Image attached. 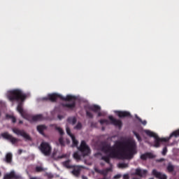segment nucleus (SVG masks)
Masks as SVG:
<instances>
[{
	"label": "nucleus",
	"instance_id": "nucleus-25",
	"mask_svg": "<svg viewBox=\"0 0 179 179\" xmlns=\"http://www.w3.org/2000/svg\"><path fill=\"white\" fill-rule=\"evenodd\" d=\"M117 166H118L119 169H128V167H129L128 164L124 163V162L119 163Z\"/></svg>",
	"mask_w": 179,
	"mask_h": 179
},
{
	"label": "nucleus",
	"instance_id": "nucleus-17",
	"mask_svg": "<svg viewBox=\"0 0 179 179\" xmlns=\"http://www.w3.org/2000/svg\"><path fill=\"white\" fill-rule=\"evenodd\" d=\"M110 171H113V168H107L106 169L103 170H101L99 171V174H101V176H103V177L105 178H106L107 176L108 175V173H110Z\"/></svg>",
	"mask_w": 179,
	"mask_h": 179
},
{
	"label": "nucleus",
	"instance_id": "nucleus-30",
	"mask_svg": "<svg viewBox=\"0 0 179 179\" xmlns=\"http://www.w3.org/2000/svg\"><path fill=\"white\" fill-rule=\"evenodd\" d=\"M136 120H138V121H139V122H141V124H143V125H146L148 124V122L146 120H142V119H141V117H138V115H136Z\"/></svg>",
	"mask_w": 179,
	"mask_h": 179
},
{
	"label": "nucleus",
	"instance_id": "nucleus-18",
	"mask_svg": "<svg viewBox=\"0 0 179 179\" xmlns=\"http://www.w3.org/2000/svg\"><path fill=\"white\" fill-rule=\"evenodd\" d=\"M43 119L44 117H43V115H36L31 116V121H33L34 122L36 121H43Z\"/></svg>",
	"mask_w": 179,
	"mask_h": 179
},
{
	"label": "nucleus",
	"instance_id": "nucleus-13",
	"mask_svg": "<svg viewBox=\"0 0 179 179\" xmlns=\"http://www.w3.org/2000/svg\"><path fill=\"white\" fill-rule=\"evenodd\" d=\"M116 114L119 118H125V117H131V113L128 111H116Z\"/></svg>",
	"mask_w": 179,
	"mask_h": 179
},
{
	"label": "nucleus",
	"instance_id": "nucleus-47",
	"mask_svg": "<svg viewBox=\"0 0 179 179\" xmlns=\"http://www.w3.org/2000/svg\"><path fill=\"white\" fill-rule=\"evenodd\" d=\"M22 152H23V150H18V154H19V155H22Z\"/></svg>",
	"mask_w": 179,
	"mask_h": 179
},
{
	"label": "nucleus",
	"instance_id": "nucleus-35",
	"mask_svg": "<svg viewBox=\"0 0 179 179\" xmlns=\"http://www.w3.org/2000/svg\"><path fill=\"white\" fill-rule=\"evenodd\" d=\"M36 171L37 173H41V171H44V169H43V167H41V166H36Z\"/></svg>",
	"mask_w": 179,
	"mask_h": 179
},
{
	"label": "nucleus",
	"instance_id": "nucleus-5",
	"mask_svg": "<svg viewBox=\"0 0 179 179\" xmlns=\"http://www.w3.org/2000/svg\"><path fill=\"white\" fill-rule=\"evenodd\" d=\"M39 150H41V153H43L44 156H50L52 148L50 143L43 141L39 146Z\"/></svg>",
	"mask_w": 179,
	"mask_h": 179
},
{
	"label": "nucleus",
	"instance_id": "nucleus-46",
	"mask_svg": "<svg viewBox=\"0 0 179 179\" xmlns=\"http://www.w3.org/2000/svg\"><path fill=\"white\" fill-rule=\"evenodd\" d=\"M57 117H58L59 120H62V118H64V117L61 115H59Z\"/></svg>",
	"mask_w": 179,
	"mask_h": 179
},
{
	"label": "nucleus",
	"instance_id": "nucleus-2",
	"mask_svg": "<svg viewBox=\"0 0 179 179\" xmlns=\"http://www.w3.org/2000/svg\"><path fill=\"white\" fill-rule=\"evenodd\" d=\"M145 134L150 136V138H154V148H159L160 146V143H163V142H169L174 136L175 138H178L179 136V129L172 132L169 137L166 138H160L157 134H155L153 131L150 130H145Z\"/></svg>",
	"mask_w": 179,
	"mask_h": 179
},
{
	"label": "nucleus",
	"instance_id": "nucleus-21",
	"mask_svg": "<svg viewBox=\"0 0 179 179\" xmlns=\"http://www.w3.org/2000/svg\"><path fill=\"white\" fill-rule=\"evenodd\" d=\"M90 110H91V111H94V113H99V111L101 110V108L97 105H94L90 108Z\"/></svg>",
	"mask_w": 179,
	"mask_h": 179
},
{
	"label": "nucleus",
	"instance_id": "nucleus-14",
	"mask_svg": "<svg viewBox=\"0 0 179 179\" xmlns=\"http://www.w3.org/2000/svg\"><path fill=\"white\" fill-rule=\"evenodd\" d=\"M155 155L152 154V152H145L144 154H142L140 157V159L143 161L148 160V159H154Z\"/></svg>",
	"mask_w": 179,
	"mask_h": 179
},
{
	"label": "nucleus",
	"instance_id": "nucleus-45",
	"mask_svg": "<svg viewBox=\"0 0 179 179\" xmlns=\"http://www.w3.org/2000/svg\"><path fill=\"white\" fill-rule=\"evenodd\" d=\"M114 178L115 179L121 178V175H116L115 176Z\"/></svg>",
	"mask_w": 179,
	"mask_h": 179
},
{
	"label": "nucleus",
	"instance_id": "nucleus-36",
	"mask_svg": "<svg viewBox=\"0 0 179 179\" xmlns=\"http://www.w3.org/2000/svg\"><path fill=\"white\" fill-rule=\"evenodd\" d=\"M86 115L89 118H93V113L90 112V111H88V110L86 111Z\"/></svg>",
	"mask_w": 179,
	"mask_h": 179
},
{
	"label": "nucleus",
	"instance_id": "nucleus-1",
	"mask_svg": "<svg viewBox=\"0 0 179 179\" xmlns=\"http://www.w3.org/2000/svg\"><path fill=\"white\" fill-rule=\"evenodd\" d=\"M136 141L134 139H128L126 141H116L114 146L105 144L101 147V152L108 155L101 157L107 164L112 166L110 159H134V155L138 153L136 150Z\"/></svg>",
	"mask_w": 179,
	"mask_h": 179
},
{
	"label": "nucleus",
	"instance_id": "nucleus-33",
	"mask_svg": "<svg viewBox=\"0 0 179 179\" xmlns=\"http://www.w3.org/2000/svg\"><path fill=\"white\" fill-rule=\"evenodd\" d=\"M66 131L67 135H69L70 138H72V136H73V134H72V133L71 132V129H69V127H67L66 128Z\"/></svg>",
	"mask_w": 179,
	"mask_h": 179
},
{
	"label": "nucleus",
	"instance_id": "nucleus-16",
	"mask_svg": "<svg viewBox=\"0 0 179 179\" xmlns=\"http://www.w3.org/2000/svg\"><path fill=\"white\" fill-rule=\"evenodd\" d=\"M17 110L18 111V113H20V115L23 118H26V115L24 114V110H23V103H22V102H20L18 103L17 107Z\"/></svg>",
	"mask_w": 179,
	"mask_h": 179
},
{
	"label": "nucleus",
	"instance_id": "nucleus-31",
	"mask_svg": "<svg viewBox=\"0 0 179 179\" xmlns=\"http://www.w3.org/2000/svg\"><path fill=\"white\" fill-rule=\"evenodd\" d=\"M133 134L134 136H136V139H138V142H141V141H142V138H141L139 134H138L136 131H133Z\"/></svg>",
	"mask_w": 179,
	"mask_h": 179
},
{
	"label": "nucleus",
	"instance_id": "nucleus-3",
	"mask_svg": "<svg viewBox=\"0 0 179 179\" xmlns=\"http://www.w3.org/2000/svg\"><path fill=\"white\" fill-rule=\"evenodd\" d=\"M10 101H24L27 99V94L23 93L22 90H13L8 95Z\"/></svg>",
	"mask_w": 179,
	"mask_h": 179
},
{
	"label": "nucleus",
	"instance_id": "nucleus-32",
	"mask_svg": "<svg viewBox=\"0 0 179 179\" xmlns=\"http://www.w3.org/2000/svg\"><path fill=\"white\" fill-rule=\"evenodd\" d=\"M56 131H58L59 134L62 136L64 135V130L61 127H55Z\"/></svg>",
	"mask_w": 179,
	"mask_h": 179
},
{
	"label": "nucleus",
	"instance_id": "nucleus-24",
	"mask_svg": "<svg viewBox=\"0 0 179 179\" xmlns=\"http://www.w3.org/2000/svg\"><path fill=\"white\" fill-rule=\"evenodd\" d=\"M6 163H11L12 162V154L8 152L6 155Z\"/></svg>",
	"mask_w": 179,
	"mask_h": 179
},
{
	"label": "nucleus",
	"instance_id": "nucleus-38",
	"mask_svg": "<svg viewBox=\"0 0 179 179\" xmlns=\"http://www.w3.org/2000/svg\"><path fill=\"white\" fill-rule=\"evenodd\" d=\"M59 143L62 145L64 146V138L62 137H60L59 138Z\"/></svg>",
	"mask_w": 179,
	"mask_h": 179
},
{
	"label": "nucleus",
	"instance_id": "nucleus-34",
	"mask_svg": "<svg viewBox=\"0 0 179 179\" xmlns=\"http://www.w3.org/2000/svg\"><path fill=\"white\" fill-rule=\"evenodd\" d=\"M73 157H74V159H76V160H78V161L80 160V159H81L80 155L78 152H75L73 154Z\"/></svg>",
	"mask_w": 179,
	"mask_h": 179
},
{
	"label": "nucleus",
	"instance_id": "nucleus-52",
	"mask_svg": "<svg viewBox=\"0 0 179 179\" xmlns=\"http://www.w3.org/2000/svg\"><path fill=\"white\" fill-rule=\"evenodd\" d=\"M101 165H102V166H104V164H101Z\"/></svg>",
	"mask_w": 179,
	"mask_h": 179
},
{
	"label": "nucleus",
	"instance_id": "nucleus-41",
	"mask_svg": "<svg viewBox=\"0 0 179 179\" xmlns=\"http://www.w3.org/2000/svg\"><path fill=\"white\" fill-rule=\"evenodd\" d=\"M11 121L13 124H15V122H16V117H15V116H13V117H11Z\"/></svg>",
	"mask_w": 179,
	"mask_h": 179
},
{
	"label": "nucleus",
	"instance_id": "nucleus-29",
	"mask_svg": "<svg viewBox=\"0 0 179 179\" xmlns=\"http://www.w3.org/2000/svg\"><path fill=\"white\" fill-rule=\"evenodd\" d=\"M82 123L80 122H78L77 124L74 127V129H77L78 131L82 129Z\"/></svg>",
	"mask_w": 179,
	"mask_h": 179
},
{
	"label": "nucleus",
	"instance_id": "nucleus-23",
	"mask_svg": "<svg viewBox=\"0 0 179 179\" xmlns=\"http://www.w3.org/2000/svg\"><path fill=\"white\" fill-rule=\"evenodd\" d=\"M76 117H68L67 119V122L69 123V124H71L72 125H75V124H76Z\"/></svg>",
	"mask_w": 179,
	"mask_h": 179
},
{
	"label": "nucleus",
	"instance_id": "nucleus-4",
	"mask_svg": "<svg viewBox=\"0 0 179 179\" xmlns=\"http://www.w3.org/2000/svg\"><path fill=\"white\" fill-rule=\"evenodd\" d=\"M58 99H60L64 101H71V100H75V99H76V96L72 95H67L66 97H64L59 94L53 93L48 94V97L43 98V100H50V101H52L54 103L57 101Z\"/></svg>",
	"mask_w": 179,
	"mask_h": 179
},
{
	"label": "nucleus",
	"instance_id": "nucleus-6",
	"mask_svg": "<svg viewBox=\"0 0 179 179\" xmlns=\"http://www.w3.org/2000/svg\"><path fill=\"white\" fill-rule=\"evenodd\" d=\"M78 150L80 152L83 157H85V156H89V155H90V148H89L87 144H86L85 141H81Z\"/></svg>",
	"mask_w": 179,
	"mask_h": 179
},
{
	"label": "nucleus",
	"instance_id": "nucleus-20",
	"mask_svg": "<svg viewBox=\"0 0 179 179\" xmlns=\"http://www.w3.org/2000/svg\"><path fill=\"white\" fill-rule=\"evenodd\" d=\"M63 166L66 169H73L75 165H71V159H68L63 162Z\"/></svg>",
	"mask_w": 179,
	"mask_h": 179
},
{
	"label": "nucleus",
	"instance_id": "nucleus-9",
	"mask_svg": "<svg viewBox=\"0 0 179 179\" xmlns=\"http://www.w3.org/2000/svg\"><path fill=\"white\" fill-rule=\"evenodd\" d=\"M1 136L4 139H6L7 141H10V142H11V143H13V145H15V143H17V142L19 141V139L13 137V136L9 134V133H8V132L1 134Z\"/></svg>",
	"mask_w": 179,
	"mask_h": 179
},
{
	"label": "nucleus",
	"instance_id": "nucleus-8",
	"mask_svg": "<svg viewBox=\"0 0 179 179\" xmlns=\"http://www.w3.org/2000/svg\"><path fill=\"white\" fill-rule=\"evenodd\" d=\"M72 169L73 170L71 171V174H73L74 177L79 178V176H80V171H82L83 169H85V166L82 165H74Z\"/></svg>",
	"mask_w": 179,
	"mask_h": 179
},
{
	"label": "nucleus",
	"instance_id": "nucleus-39",
	"mask_svg": "<svg viewBox=\"0 0 179 179\" xmlns=\"http://www.w3.org/2000/svg\"><path fill=\"white\" fill-rule=\"evenodd\" d=\"M13 117V115H6V120H11Z\"/></svg>",
	"mask_w": 179,
	"mask_h": 179
},
{
	"label": "nucleus",
	"instance_id": "nucleus-22",
	"mask_svg": "<svg viewBox=\"0 0 179 179\" xmlns=\"http://www.w3.org/2000/svg\"><path fill=\"white\" fill-rule=\"evenodd\" d=\"M12 178H15L14 171H11L10 173H7L3 176V179H12Z\"/></svg>",
	"mask_w": 179,
	"mask_h": 179
},
{
	"label": "nucleus",
	"instance_id": "nucleus-51",
	"mask_svg": "<svg viewBox=\"0 0 179 179\" xmlns=\"http://www.w3.org/2000/svg\"><path fill=\"white\" fill-rule=\"evenodd\" d=\"M103 131H104V128H102Z\"/></svg>",
	"mask_w": 179,
	"mask_h": 179
},
{
	"label": "nucleus",
	"instance_id": "nucleus-43",
	"mask_svg": "<svg viewBox=\"0 0 179 179\" xmlns=\"http://www.w3.org/2000/svg\"><path fill=\"white\" fill-rule=\"evenodd\" d=\"M48 178L51 179V178H54V175L51 174V173H49L48 174Z\"/></svg>",
	"mask_w": 179,
	"mask_h": 179
},
{
	"label": "nucleus",
	"instance_id": "nucleus-49",
	"mask_svg": "<svg viewBox=\"0 0 179 179\" xmlns=\"http://www.w3.org/2000/svg\"><path fill=\"white\" fill-rule=\"evenodd\" d=\"M82 179H87V178L85 176H82Z\"/></svg>",
	"mask_w": 179,
	"mask_h": 179
},
{
	"label": "nucleus",
	"instance_id": "nucleus-26",
	"mask_svg": "<svg viewBox=\"0 0 179 179\" xmlns=\"http://www.w3.org/2000/svg\"><path fill=\"white\" fill-rule=\"evenodd\" d=\"M166 169L169 173H173L174 171V166L171 164H169Z\"/></svg>",
	"mask_w": 179,
	"mask_h": 179
},
{
	"label": "nucleus",
	"instance_id": "nucleus-40",
	"mask_svg": "<svg viewBox=\"0 0 179 179\" xmlns=\"http://www.w3.org/2000/svg\"><path fill=\"white\" fill-rule=\"evenodd\" d=\"M98 113V117H104V113L103 112H97Z\"/></svg>",
	"mask_w": 179,
	"mask_h": 179
},
{
	"label": "nucleus",
	"instance_id": "nucleus-42",
	"mask_svg": "<svg viewBox=\"0 0 179 179\" xmlns=\"http://www.w3.org/2000/svg\"><path fill=\"white\" fill-rule=\"evenodd\" d=\"M123 179H129V175L128 174H124L123 176Z\"/></svg>",
	"mask_w": 179,
	"mask_h": 179
},
{
	"label": "nucleus",
	"instance_id": "nucleus-15",
	"mask_svg": "<svg viewBox=\"0 0 179 179\" xmlns=\"http://www.w3.org/2000/svg\"><path fill=\"white\" fill-rule=\"evenodd\" d=\"M76 100V98L75 99L71 100L73 101L71 103H63L62 106L64 107H66V108H69L70 110H73L75 107H76V102L75 101Z\"/></svg>",
	"mask_w": 179,
	"mask_h": 179
},
{
	"label": "nucleus",
	"instance_id": "nucleus-37",
	"mask_svg": "<svg viewBox=\"0 0 179 179\" xmlns=\"http://www.w3.org/2000/svg\"><path fill=\"white\" fill-rule=\"evenodd\" d=\"M162 155L163 156H166V155H167V147H164V148H163Z\"/></svg>",
	"mask_w": 179,
	"mask_h": 179
},
{
	"label": "nucleus",
	"instance_id": "nucleus-28",
	"mask_svg": "<svg viewBox=\"0 0 179 179\" xmlns=\"http://www.w3.org/2000/svg\"><path fill=\"white\" fill-rule=\"evenodd\" d=\"M71 138L72 139L73 146H78L79 142L78 141V140H76V138H75V136H72V137Z\"/></svg>",
	"mask_w": 179,
	"mask_h": 179
},
{
	"label": "nucleus",
	"instance_id": "nucleus-11",
	"mask_svg": "<svg viewBox=\"0 0 179 179\" xmlns=\"http://www.w3.org/2000/svg\"><path fill=\"white\" fill-rule=\"evenodd\" d=\"M148 175V170L141 169L140 168H137L135 170L134 176H138V177H146Z\"/></svg>",
	"mask_w": 179,
	"mask_h": 179
},
{
	"label": "nucleus",
	"instance_id": "nucleus-19",
	"mask_svg": "<svg viewBox=\"0 0 179 179\" xmlns=\"http://www.w3.org/2000/svg\"><path fill=\"white\" fill-rule=\"evenodd\" d=\"M36 129H37V131L39 132V134H41V135H44V131L47 129V127H45V125L44 124H41V125L37 126Z\"/></svg>",
	"mask_w": 179,
	"mask_h": 179
},
{
	"label": "nucleus",
	"instance_id": "nucleus-48",
	"mask_svg": "<svg viewBox=\"0 0 179 179\" xmlns=\"http://www.w3.org/2000/svg\"><path fill=\"white\" fill-rule=\"evenodd\" d=\"M64 157H65V155H62V156L59 157V159H64Z\"/></svg>",
	"mask_w": 179,
	"mask_h": 179
},
{
	"label": "nucleus",
	"instance_id": "nucleus-44",
	"mask_svg": "<svg viewBox=\"0 0 179 179\" xmlns=\"http://www.w3.org/2000/svg\"><path fill=\"white\" fill-rule=\"evenodd\" d=\"M157 162H158L159 163H162V162H164V159L161 158V159H157Z\"/></svg>",
	"mask_w": 179,
	"mask_h": 179
},
{
	"label": "nucleus",
	"instance_id": "nucleus-12",
	"mask_svg": "<svg viewBox=\"0 0 179 179\" xmlns=\"http://www.w3.org/2000/svg\"><path fill=\"white\" fill-rule=\"evenodd\" d=\"M152 176L156 177V178L159 179H167V176L166 174H163L161 172L157 171L156 169H153L152 172Z\"/></svg>",
	"mask_w": 179,
	"mask_h": 179
},
{
	"label": "nucleus",
	"instance_id": "nucleus-7",
	"mask_svg": "<svg viewBox=\"0 0 179 179\" xmlns=\"http://www.w3.org/2000/svg\"><path fill=\"white\" fill-rule=\"evenodd\" d=\"M12 131L14 134H15V135H17L18 136H22V138L26 141H31V137H30V135L26 133L24 130H20L17 128H13Z\"/></svg>",
	"mask_w": 179,
	"mask_h": 179
},
{
	"label": "nucleus",
	"instance_id": "nucleus-10",
	"mask_svg": "<svg viewBox=\"0 0 179 179\" xmlns=\"http://www.w3.org/2000/svg\"><path fill=\"white\" fill-rule=\"evenodd\" d=\"M108 120L110 121V124L115 127H118L119 129L122 128V121L114 118L112 115L108 116Z\"/></svg>",
	"mask_w": 179,
	"mask_h": 179
},
{
	"label": "nucleus",
	"instance_id": "nucleus-50",
	"mask_svg": "<svg viewBox=\"0 0 179 179\" xmlns=\"http://www.w3.org/2000/svg\"><path fill=\"white\" fill-rule=\"evenodd\" d=\"M19 124H23V121L20 120V121H19Z\"/></svg>",
	"mask_w": 179,
	"mask_h": 179
},
{
	"label": "nucleus",
	"instance_id": "nucleus-27",
	"mask_svg": "<svg viewBox=\"0 0 179 179\" xmlns=\"http://www.w3.org/2000/svg\"><path fill=\"white\" fill-rule=\"evenodd\" d=\"M99 122H100L101 125H104V124H106V125L110 124V122L108 121V120H106V119L101 120H99Z\"/></svg>",
	"mask_w": 179,
	"mask_h": 179
}]
</instances>
